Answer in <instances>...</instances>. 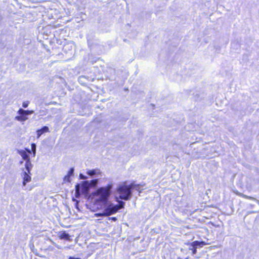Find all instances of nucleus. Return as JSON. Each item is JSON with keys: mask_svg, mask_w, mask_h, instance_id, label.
I'll use <instances>...</instances> for the list:
<instances>
[{"mask_svg": "<svg viewBox=\"0 0 259 259\" xmlns=\"http://www.w3.org/2000/svg\"><path fill=\"white\" fill-rule=\"evenodd\" d=\"M112 185L108 184L106 187H101L93 193V199L96 202L105 203V205L110 195Z\"/></svg>", "mask_w": 259, "mask_h": 259, "instance_id": "nucleus-1", "label": "nucleus"}, {"mask_svg": "<svg viewBox=\"0 0 259 259\" xmlns=\"http://www.w3.org/2000/svg\"><path fill=\"white\" fill-rule=\"evenodd\" d=\"M123 203L120 205L114 204L112 203H107L103 213H96L95 215L97 217L101 216H108L116 213L119 209L122 208Z\"/></svg>", "mask_w": 259, "mask_h": 259, "instance_id": "nucleus-2", "label": "nucleus"}, {"mask_svg": "<svg viewBox=\"0 0 259 259\" xmlns=\"http://www.w3.org/2000/svg\"><path fill=\"white\" fill-rule=\"evenodd\" d=\"M134 188L133 185L130 186L124 185L119 186L117 189V192L119 194L120 198L124 200L129 199L131 196V190Z\"/></svg>", "mask_w": 259, "mask_h": 259, "instance_id": "nucleus-3", "label": "nucleus"}, {"mask_svg": "<svg viewBox=\"0 0 259 259\" xmlns=\"http://www.w3.org/2000/svg\"><path fill=\"white\" fill-rule=\"evenodd\" d=\"M98 183V180H93L90 181H84L82 183V184L80 185H77L76 186V192L77 193H79L81 192L82 193H86L90 187L92 186H95Z\"/></svg>", "mask_w": 259, "mask_h": 259, "instance_id": "nucleus-4", "label": "nucleus"}, {"mask_svg": "<svg viewBox=\"0 0 259 259\" xmlns=\"http://www.w3.org/2000/svg\"><path fill=\"white\" fill-rule=\"evenodd\" d=\"M31 151L30 149H26V150H21L18 151V153L21 155L22 158L26 160L25 164V169L28 172L30 171L32 167V165L30 162V158H29L28 153H31Z\"/></svg>", "mask_w": 259, "mask_h": 259, "instance_id": "nucleus-5", "label": "nucleus"}, {"mask_svg": "<svg viewBox=\"0 0 259 259\" xmlns=\"http://www.w3.org/2000/svg\"><path fill=\"white\" fill-rule=\"evenodd\" d=\"M30 172H28V171L26 169V171H24L23 176V186H25L27 183H28L31 181V178L29 176Z\"/></svg>", "mask_w": 259, "mask_h": 259, "instance_id": "nucleus-6", "label": "nucleus"}, {"mask_svg": "<svg viewBox=\"0 0 259 259\" xmlns=\"http://www.w3.org/2000/svg\"><path fill=\"white\" fill-rule=\"evenodd\" d=\"M87 174L91 176L94 175L98 176L101 174V171L99 169H94L91 170H88Z\"/></svg>", "mask_w": 259, "mask_h": 259, "instance_id": "nucleus-7", "label": "nucleus"}, {"mask_svg": "<svg viewBox=\"0 0 259 259\" xmlns=\"http://www.w3.org/2000/svg\"><path fill=\"white\" fill-rule=\"evenodd\" d=\"M49 132V129L48 126H44L41 129L38 130L36 131L37 138H39L43 133Z\"/></svg>", "mask_w": 259, "mask_h": 259, "instance_id": "nucleus-8", "label": "nucleus"}, {"mask_svg": "<svg viewBox=\"0 0 259 259\" xmlns=\"http://www.w3.org/2000/svg\"><path fill=\"white\" fill-rule=\"evenodd\" d=\"M18 113L20 115H30V114H32L33 113V110H24L22 109H20L18 110Z\"/></svg>", "mask_w": 259, "mask_h": 259, "instance_id": "nucleus-9", "label": "nucleus"}, {"mask_svg": "<svg viewBox=\"0 0 259 259\" xmlns=\"http://www.w3.org/2000/svg\"><path fill=\"white\" fill-rule=\"evenodd\" d=\"M205 244V243L204 242H199L197 241H195L192 243L191 245L193 247H196L197 246L202 247L203 245H204Z\"/></svg>", "mask_w": 259, "mask_h": 259, "instance_id": "nucleus-10", "label": "nucleus"}, {"mask_svg": "<svg viewBox=\"0 0 259 259\" xmlns=\"http://www.w3.org/2000/svg\"><path fill=\"white\" fill-rule=\"evenodd\" d=\"M59 237L61 239L69 240L70 236L68 234L65 232H61L59 235Z\"/></svg>", "mask_w": 259, "mask_h": 259, "instance_id": "nucleus-11", "label": "nucleus"}, {"mask_svg": "<svg viewBox=\"0 0 259 259\" xmlns=\"http://www.w3.org/2000/svg\"><path fill=\"white\" fill-rule=\"evenodd\" d=\"M238 195L241 197H243L245 198H246V199H251V200H254L258 204H259V200L256 199L254 197H251V196H247V195H244L242 193H239Z\"/></svg>", "mask_w": 259, "mask_h": 259, "instance_id": "nucleus-12", "label": "nucleus"}, {"mask_svg": "<svg viewBox=\"0 0 259 259\" xmlns=\"http://www.w3.org/2000/svg\"><path fill=\"white\" fill-rule=\"evenodd\" d=\"M15 119L16 120H17L18 121H24L25 120H26L28 118L25 116H24V115H21L20 116H17L15 117Z\"/></svg>", "mask_w": 259, "mask_h": 259, "instance_id": "nucleus-13", "label": "nucleus"}, {"mask_svg": "<svg viewBox=\"0 0 259 259\" xmlns=\"http://www.w3.org/2000/svg\"><path fill=\"white\" fill-rule=\"evenodd\" d=\"M31 151H32L33 156H35L36 153V145L34 143L31 144Z\"/></svg>", "mask_w": 259, "mask_h": 259, "instance_id": "nucleus-14", "label": "nucleus"}, {"mask_svg": "<svg viewBox=\"0 0 259 259\" xmlns=\"http://www.w3.org/2000/svg\"><path fill=\"white\" fill-rule=\"evenodd\" d=\"M73 46H74L73 44H72V43L69 44L68 45H66L64 47V50L65 51H66L67 50V48H72Z\"/></svg>", "mask_w": 259, "mask_h": 259, "instance_id": "nucleus-15", "label": "nucleus"}, {"mask_svg": "<svg viewBox=\"0 0 259 259\" xmlns=\"http://www.w3.org/2000/svg\"><path fill=\"white\" fill-rule=\"evenodd\" d=\"M70 177L67 175L65 176L64 178V182H69L70 181Z\"/></svg>", "mask_w": 259, "mask_h": 259, "instance_id": "nucleus-16", "label": "nucleus"}, {"mask_svg": "<svg viewBox=\"0 0 259 259\" xmlns=\"http://www.w3.org/2000/svg\"><path fill=\"white\" fill-rule=\"evenodd\" d=\"M73 171H74V169L73 168H70V169L68 172L67 175H68L70 177L72 176L73 174Z\"/></svg>", "mask_w": 259, "mask_h": 259, "instance_id": "nucleus-17", "label": "nucleus"}, {"mask_svg": "<svg viewBox=\"0 0 259 259\" xmlns=\"http://www.w3.org/2000/svg\"><path fill=\"white\" fill-rule=\"evenodd\" d=\"M28 104H29L28 102H24L23 103L22 106L24 108H26L28 106Z\"/></svg>", "mask_w": 259, "mask_h": 259, "instance_id": "nucleus-18", "label": "nucleus"}, {"mask_svg": "<svg viewBox=\"0 0 259 259\" xmlns=\"http://www.w3.org/2000/svg\"><path fill=\"white\" fill-rule=\"evenodd\" d=\"M79 178H80V179H82V180H84V179H85L87 178V177L84 176L83 175H82L81 174H80L79 175Z\"/></svg>", "mask_w": 259, "mask_h": 259, "instance_id": "nucleus-19", "label": "nucleus"}, {"mask_svg": "<svg viewBox=\"0 0 259 259\" xmlns=\"http://www.w3.org/2000/svg\"><path fill=\"white\" fill-rule=\"evenodd\" d=\"M191 250H192V253L193 254H195L196 253V247H193Z\"/></svg>", "mask_w": 259, "mask_h": 259, "instance_id": "nucleus-20", "label": "nucleus"}, {"mask_svg": "<svg viewBox=\"0 0 259 259\" xmlns=\"http://www.w3.org/2000/svg\"><path fill=\"white\" fill-rule=\"evenodd\" d=\"M111 220L114 221H116V218H114V217H113V218H110Z\"/></svg>", "mask_w": 259, "mask_h": 259, "instance_id": "nucleus-21", "label": "nucleus"}, {"mask_svg": "<svg viewBox=\"0 0 259 259\" xmlns=\"http://www.w3.org/2000/svg\"><path fill=\"white\" fill-rule=\"evenodd\" d=\"M69 259H80V258H75V257H69Z\"/></svg>", "mask_w": 259, "mask_h": 259, "instance_id": "nucleus-22", "label": "nucleus"}]
</instances>
